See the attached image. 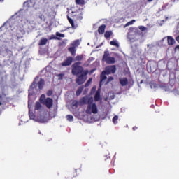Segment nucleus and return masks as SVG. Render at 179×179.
Returning <instances> with one entry per match:
<instances>
[{
	"mask_svg": "<svg viewBox=\"0 0 179 179\" xmlns=\"http://www.w3.org/2000/svg\"><path fill=\"white\" fill-rule=\"evenodd\" d=\"M29 108V116L30 120H34L36 122H40L41 124H44V122H48V115L47 112L41 105L40 102H36L35 103L34 113L30 110V105H28Z\"/></svg>",
	"mask_w": 179,
	"mask_h": 179,
	"instance_id": "obj_1",
	"label": "nucleus"
},
{
	"mask_svg": "<svg viewBox=\"0 0 179 179\" xmlns=\"http://www.w3.org/2000/svg\"><path fill=\"white\" fill-rule=\"evenodd\" d=\"M44 85H45L44 79L40 78L38 77H36L31 85L30 86V89L29 90V97L37 93L36 92V90H37V86L38 87V90H41L43 87H44Z\"/></svg>",
	"mask_w": 179,
	"mask_h": 179,
	"instance_id": "obj_2",
	"label": "nucleus"
},
{
	"mask_svg": "<svg viewBox=\"0 0 179 179\" xmlns=\"http://www.w3.org/2000/svg\"><path fill=\"white\" fill-rule=\"evenodd\" d=\"M85 112L87 114H97L99 113L97 105L94 102L93 99H90Z\"/></svg>",
	"mask_w": 179,
	"mask_h": 179,
	"instance_id": "obj_3",
	"label": "nucleus"
},
{
	"mask_svg": "<svg viewBox=\"0 0 179 179\" xmlns=\"http://www.w3.org/2000/svg\"><path fill=\"white\" fill-rule=\"evenodd\" d=\"M82 64V62H78L74 63L72 65V73L73 75H75L76 76H78L79 74H82L83 72H85V70H83V67L80 66Z\"/></svg>",
	"mask_w": 179,
	"mask_h": 179,
	"instance_id": "obj_4",
	"label": "nucleus"
},
{
	"mask_svg": "<svg viewBox=\"0 0 179 179\" xmlns=\"http://www.w3.org/2000/svg\"><path fill=\"white\" fill-rule=\"evenodd\" d=\"M87 73H89V71L85 70L76 80V83H77V85H83V83L86 82V79H87Z\"/></svg>",
	"mask_w": 179,
	"mask_h": 179,
	"instance_id": "obj_5",
	"label": "nucleus"
},
{
	"mask_svg": "<svg viewBox=\"0 0 179 179\" xmlns=\"http://www.w3.org/2000/svg\"><path fill=\"white\" fill-rule=\"evenodd\" d=\"M103 61H105L106 64H115V58L110 57V52L108 51H105L103 57Z\"/></svg>",
	"mask_w": 179,
	"mask_h": 179,
	"instance_id": "obj_6",
	"label": "nucleus"
},
{
	"mask_svg": "<svg viewBox=\"0 0 179 179\" xmlns=\"http://www.w3.org/2000/svg\"><path fill=\"white\" fill-rule=\"evenodd\" d=\"M5 80H6V72L5 71H0V90L3 88Z\"/></svg>",
	"mask_w": 179,
	"mask_h": 179,
	"instance_id": "obj_7",
	"label": "nucleus"
},
{
	"mask_svg": "<svg viewBox=\"0 0 179 179\" xmlns=\"http://www.w3.org/2000/svg\"><path fill=\"white\" fill-rule=\"evenodd\" d=\"M26 34V31L23 29V27H17V38H23V36Z\"/></svg>",
	"mask_w": 179,
	"mask_h": 179,
	"instance_id": "obj_8",
	"label": "nucleus"
},
{
	"mask_svg": "<svg viewBox=\"0 0 179 179\" xmlns=\"http://www.w3.org/2000/svg\"><path fill=\"white\" fill-rule=\"evenodd\" d=\"M117 71V67H115V66H107L106 69H105V72L106 73V75H110L111 73H115Z\"/></svg>",
	"mask_w": 179,
	"mask_h": 179,
	"instance_id": "obj_9",
	"label": "nucleus"
},
{
	"mask_svg": "<svg viewBox=\"0 0 179 179\" xmlns=\"http://www.w3.org/2000/svg\"><path fill=\"white\" fill-rule=\"evenodd\" d=\"M43 106H45L47 108H51L54 104V101L51 98H47L45 101H43Z\"/></svg>",
	"mask_w": 179,
	"mask_h": 179,
	"instance_id": "obj_10",
	"label": "nucleus"
},
{
	"mask_svg": "<svg viewBox=\"0 0 179 179\" xmlns=\"http://www.w3.org/2000/svg\"><path fill=\"white\" fill-rule=\"evenodd\" d=\"M73 61V59L71 57H67V59L62 63V66H69Z\"/></svg>",
	"mask_w": 179,
	"mask_h": 179,
	"instance_id": "obj_11",
	"label": "nucleus"
},
{
	"mask_svg": "<svg viewBox=\"0 0 179 179\" xmlns=\"http://www.w3.org/2000/svg\"><path fill=\"white\" fill-rule=\"evenodd\" d=\"M107 73H106L105 71H103L101 74V81H100V87H101V85L104 84V81L106 79H107Z\"/></svg>",
	"mask_w": 179,
	"mask_h": 179,
	"instance_id": "obj_12",
	"label": "nucleus"
},
{
	"mask_svg": "<svg viewBox=\"0 0 179 179\" xmlns=\"http://www.w3.org/2000/svg\"><path fill=\"white\" fill-rule=\"evenodd\" d=\"M93 99V98H89L88 96H85V97H83L80 100V103L81 104H87V106L89 105V101H90V99Z\"/></svg>",
	"mask_w": 179,
	"mask_h": 179,
	"instance_id": "obj_13",
	"label": "nucleus"
},
{
	"mask_svg": "<svg viewBox=\"0 0 179 179\" xmlns=\"http://www.w3.org/2000/svg\"><path fill=\"white\" fill-rule=\"evenodd\" d=\"M121 86H127L128 85V79L127 78H122L119 79Z\"/></svg>",
	"mask_w": 179,
	"mask_h": 179,
	"instance_id": "obj_14",
	"label": "nucleus"
},
{
	"mask_svg": "<svg viewBox=\"0 0 179 179\" xmlns=\"http://www.w3.org/2000/svg\"><path fill=\"white\" fill-rule=\"evenodd\" d=\"M34 5H36V3H34L31 0L24 3V6H27V8H31V6H34Z\"/></svg>",
	"mask_w": 179,
	"mask_h": 179,
	"instance_id": "obj_15",
	"label": "nucleus"
},
{
	"mask_svg": "<svg viewBox=\"0 0 179 179\" xmlns=\"http://www.w3.org/2000/svg\"><path fill=\"white\" fill-rule=\"evenodd\" d=\"M167 41L169 45H174V44H176V40H174L171 36L167 37Z\"/></svg>",
	"mask_w": 179,
	"mask_h": 179,
	"instance_id": "obj_16",
	"label": "nucleus"
},
{
	"mask_svg": "<svg viewBox=\"0 0 179 179\" xmlns=\"http://www.w3.org/2000/svg\"><path fill=\"white\" fill-rule=\"evenodd\" d=\"M48 43L47 38H41L39 41L38 45H45Z\"/></svg>",
	"mask_w": 179,
	"mask_h": 179,
	"instance_id": "obj_17",
	"label": "nucleus"
},
{
	"mask_svg": "<svg viewBox=\"0 0 179 179\" xmlns=\"http://www.w3.org/2000/svg\"><path fill=\"white\" fill-rule=\"evenodd\" d=\"M104 31H106V25L103 24L99 27L98 33H99V34H103Z\"/></svg>",
	"mask_w": 179,
	"mask_h": 179,
	"instance_id": "obj_18",
	"label": "nucleus"
},
{
	"mask_svg": "<svg viewBox=\"0 0 179 179\" xmlns=\"http://www.w3.org/2000/svg\"><path fill=\"white\" fill-rule=\"evenodd\" d=\"M110 45H113L114 47H117V48H120V43L117 39H113L110 42Z\"/></svg>",
	"mask_w": 179,
	"mask_h": 179,
	"instance_id": "obj_19",
	"label": "nucleus"
},
{
	"mask_svg": "<svg viewBox=\"0 0 179 179\" xmlns=\"http://www.w3.org/2000/svg\"><path fill=\"white\" fill-rule=\"evenodd\" d=\"M100 89H99L95 94L94 100L95 101H100Z\"/></svg>",
	"mask_w": 179,
	"mask_h": 179,
	"instance_id": "obj_20",
	"label": "nucleus"
},
{
	"mask_svg": "<svg viewBox=\"0 0 179 179\" xmlns=\"http://www.w3.org/2000/svg\"><path fill=\"white\" fill-rule=\"evenodd\" d=\"M33 22H34L33 20H30L29 19L26 20L25 18H24L22 20L21 23L22 24H23V23L24 24H26L27 23H28L29 24H32Z\"/></svg>",
	"mask_w": 179,
	"mask_h": 179,
	"instance_id": "obj_21",
	"label": "nucleus"
},
{
	"mask_svg": "<svg viewBox=\"0 0 179 179\" xmlns=\"http://www.w3.org/2000/svg\"><path fill=\"white\" fill-rule=\"evenodd\" d=\"M79 44H80V41L79 39H77L71 43V46L76 48V47H79Z\"/></svg>",
	"mask_w": 179,
	"mask_h": 179,
	"instance_id": "obj_22",
	"label": "nucleus"
},
{
	"mask_svg": "<svg viewBox=\"0 0 179 179\" xmlns=\"http://www.w3.org/2000/svg\"><path fill=\"white\" fill-rule=\"evenodd\" d=\"M76 48H75L74 46H71L70 48H69V52H71V55H75L76 52Z\"/></svg>",
	"mask_w": 179,
	"mask_h": 179,
	"instance_id": "obj_23",
	"label": "nucleus"
},
{
	"mask_svg": "<svg viewBox=\"0 0 179 179\" xmlns=\"http://www.w3.org/2000/svg\"><path fill=\"white\" fill-rule=\"evenodd\" d=\"M83 91V86L78 87L76 92V96H80Z\"/></svg>",
	"mask_w": 179,
	"mask_h": 179,
	"instance_id": "obj_24",
	"label": "nucleus"
},
{
	"mask_svg": "<svg viewBox=\"0 0 179 179\" xmlns=\"http://www.w3.org/2000/svg\"><path fill=\"white\" fill-rule=\"evenodd\" d=\"M112 35H113V31H108L105 32L104 37L106 38H110V37H111Z\"/></svg>",
	"mask_w": 179,
	"mask_h": 179,
	"instance_id": "obj_25",
	"label": "nucleus"
},
{
	"mask_svg": "<svg viewBox=\"0 0 179 179\" xmlns=\"http://www.w3.org/2000/svg\"><path fill=\"white\" fill-rule=\"evenodd\" d=\"M67 19H68V20H69L70 24H71L72 28H73V29H76V27H75V23H74V22H73V20H72V19H71V17H69V16L67 17Z\"/></svg>",
	"mask_w": 179,
	"mask_h": 179,
	"instance_id": "obj_26",
	"label": "nucleus"
},
{
	"mask_svg": "<svg viewBox=\"0 0 179 179\" xmlns=\"http://www.w3.org/2000/svg\"><path fill=\"white\" fill-rule=\"evenodd\" d=\"M66 118L67 121H69V122H72L73 121V116L72 115H67Z\"/></svg>",
	"mask_w": 179,
	"mask_h": 179,
	"instance_id": "obj_27",
	"label": "nucleus"
},
{
	"mask_svg": "<svg viewBox=\"0 0 179 179\" xmlns=\"http://www.w3.org/2000/svg\"><path fill=\"white\" fill-rule=\"evenodd\" d=\"M45 100H47V99H45V95L42 94L40 97V101H41V104H43L44 101H45Z\"/></svg>",
	"mask_w": 179,
	"mask_h": 179,
	"instance_id": "obj_28",
	"label": "nucleus"
},
{
	"mask_svg": "<svg viewBox=\"0 0 179 179\" xmlns=\"http://www.w3.org/2000/svg\"><path fill=\"white\" fill-rule=\"evenodd\" d=\"M112 121H113V124H115V125L117 124H118V115H115V116L113 118Z\"/></svg>",
	"mask_w": 179,
	"mask_h": 179,
	"instance_id": "obj_29",
	"label": "nucleus"
},
{
	"mask_svg": "<svg viewBox=\"0 0 179 179\" xmlns=\"http://www.w3.org/2000/svg\"><path fill=\"white\" fill-rule=\"evenodd\" d=\"M77 5H85V0H76Z\"/></svg>",
	"mask_w": 179,
	"mask_h": 179,
	"instance_id": "obj_30",
	"label": "nucleus"
},
{
	"mask_svg": "<svg viewBox=\"0 0 179 179\" xmlns=\"http://www.w3.org/2000/svg\"><path fill=\"white\" fill-rule=\"evenodd\" d=\"M135 22V20H133L129 22H127L125 25L124 27H128V26H132V24H134V23Z\"/></svg>",
	"mask_w": 179,
	"mask_h": 179,
	"instance_id": "obj_31",
	"label": "nucleus"
},
{
	"mask_svg": "<svg viewBox=\"0 0 179 179\" xmlns=\"http://www.w3.org/2000/svg\"><path fill=\"white\" fill-rule=\"evenodd\" d=\"M82 59H83V56L82 55L76 57V61H82Z\"/></svg>",
	"mask_w": 179,
	"mask_h": 179,
	"instance_id": "obj_32",
	"label": "nucleus"
},
{
	"mask_svg": "<svg viewBox=\"0 0 179 179\" xmlns=\"http://www.w3.org/2000/svg\"><path fill=\"white\" fill-rule=\"evenodd\" d=\"M92 78H90L87 82L85 83V87H88V86H90V83H92Z\"/></svg>",
	"mask_w": 179,
	"mask_h": 179,
	"instance_id": "obj_33",
	"label": "nucleus"
},
{
	"mask_svg": "<svg viewBox=\"0 0 179 179\" xmlns=\"http://www.w3.org/2000/svg\"><path fill=\"white\" fill-rule=\"evenodd\" d=\"M56 36H57V37H61L62 38H64V37H65V34H61L59 32H57L56 33Z\"/></svg>",
	"mask_w": 179,
	"mask_h": 179,
	"instance_id": "obj_34",
	"label": "nucleus"
},
{
	"mask_svg": "<svg viewBox=\"0 0 179 179\" xmlns=\"http://www.w3.org/2000/svg\"><path fill=\"white\" fill-rule=\"evenodd\" d=\"M50 116L51 117V118H54L55 117L57 116V109L55 110V112L52 115V113L50 112Z\"/></svg>",
	"mask_w": 179,
	"mask_h": 179,
	"instance_id": "obj_35",
	"label": "nucleus"
},
{
	"mask_svg": "<svg viewBox=\"0 0 179 179\" xmlns=\"http://www.w3.org/2000/svg\"><path fill=\"white\" fill-rule=\"evenodd\" d=\"M50 40H59V38L55 36V35H52L50 38Z\"/></svg>",
	"mask_w": 179,
	"mask_h": 179,
	"instance_id": "obj_36",
	"label": "nucleus"
},
{
	"mask_svg": "<svg viewBox=\"0 0 179 179\" xmlns=\"http://www.w3.org/2000/svg\"><path fill=\"white\" fill-rule=\"evenodd\" d=\"M151 89H156L157 87V85L156 83H152L150 85Z\"/></svg>",
	"mask_w": 179,
	"mask_h": 179,
	"instance_id": "obj_37",
	"label": "nucleus"
},
{
	"mask_svg": "<svg viewBox=\"0 0 179 179\" xmlns=\"http://www.w3.org/2000/svg\"><path fill=\"white\" fill-rule=\"evenodd\" d=\"M39 19H41V20H43V22L45 20V16H44L43 15H39Z\"/></svg>",
	"mask_w": 179,
	"mask_h": 179,
	"instance_id": "obj_38",
	"label": "nucleus"
},
{
	"mask_svg": "<svg viewBox=\"0 0 179 179\" xmlns=\"http://www.w3.org/2000/svg\"><path fill=\"white\" fill-rule=\"evenodd\" d=\"M139 29L141 31H145V30H146V27H143V26H140Z\"/></svg>",
	"mask_w": 179,
	"mask_h": 179,
	"instance_id": "obj_39",
	"label": "nucleus"
},
{
	"mask_svg": "<svg viewBox=\"0 0 179 179\" xmlns=\"http://www.w3.org/2000/svg\"><path fill=\"white\" fill-rule=\"evenodd\" d=\"M73 107H78V101H73Z\"/></svg>",
	"mask_w": 179,
	"mask_h": 179,
	"instance_id": "obj_40",
	"label": "nucleus"
},
{
	"mask_svg": "<svg viewBox=\"0 0 179 179\" xmlns=\"http://www.w3.org/2000/svg\"><path fill=\"white\" fill-rule=\"evenodd\" d=\"M57 77L59 78V79H62V78H64V74L63 73L58 74Z\"/></svg>",
	"mask_w": 179,
	"mask_h": 179,
	"instance_id": "obj_41",
	"label": "nucleus"
},
{
	"mask_svg": "<svg viewBox=\"0 0 179 179\" xmlns=\"http://www.w3.org/2000/svg\"><path fill=\"white\" fill-rule=\"evenodd\" d=\"M162 90H164V92H169V89L167 87H162Z\"/></svg>",
	"mask_w": 179,
	"mask_h": 179,
	"instance_id": "obj_42",
	"label": "nucleus"
},
{
	"mask_svg": "<svg viewBox=\"0 0 179 179\" xmlns=\"http://www.w3.org/2000/svg\"><path fill=\"white\" fill-rule=\"evenodd\" d=\"M113 79H114L113 77H110V78L108 79V82L106 83V85H107L108 83L111 82V80H113Z\"/></svg>",
	"mask_w": 179,
	"mask_h": 179,
	"instance_id": "obj_43",
	"label": "nucleus"
},
{
	"mask_svg": "<svg viewBox=\"0 0 179 179\" xmlns=\"http://www.w3.org/2000/svg\"><path fill=\"white\" fill-rule=\"evenodd\" d=\"M175 51H179V45H177V46L175 48Z\"/></svg>",
	"mask_w": 179,
	"mask_h": 179,
	"instance_id": "obj_44",
	"label": "nucleus"
},
{
	"mask_svg": "<svg viewBox=\"0 0 179 179\" xmlns=\"http://www.w3.org/2000/svg\"><path fill=\"white\" fill-rule=\"evenodd\" d=\"M176 40L178 41V43H179V36L176 38Z\"/></svg>",
	"mask_w": 179,
	"mask_h": 179,
	"instance_id": "obj_45",
	"label": "nucleus"
},
{
	"mask_svg": "<svg viewBox=\"0 0 179 179\" xmlns=\"http://www.w3.org/2000/svg\"><path fill=\"white\" fill-rule=\"evenodd\" d=\"M78 19H79L80 20H82L83 19V17L79 16V17H78Z\"/></svg>",
	"mask_w": 179,
	"mask_h": 179,
	"instance_id": "obj_46",
	"label": "nucleus"
},
{
	"mask_svg": "<svg viewBox=\"0 0 179 179\" xmlns=\"http://www.w3.org/2000/svg\"><path fill=\"white\" fill-rule=\"evenodd\" d=\"M136 129H138V127H133V131H136Z\"/></svg>",
	"mask_w": 179,
	"mask_h": 179,
	"instance_id": "obj_47",
	"label": "nucleus"
},
{
	"mask_svg": "<svg viewBox=\"0 0 179 179\" xmlns=\"http://www.w3.org/2000/svg\"><path fill=\"white\" fill-rule=\"evenodd\" d=\"M92 90V91H93V90H94V91L96 90V87H93Z\"/></svg>",
	"mask_w": 179,
	"mask_h": 179,
	"instance_id": "obj_48",
	"label": "nucleus"
},
{
	"mask_svg": "<svg viewBox=\"0 0 179 179\" xmlns=\"http://www.w3.org/2000/svg\"><path fill=\"white\" fill-rule=\"evenodd\" d=\"M153 0H148V2H152Z\"/></svg>",
	"mask_w": 179,
	"mask_h": 179,
	"instance_id": "obj_49",
	"label": "nucleus"
},
{
	"mask_svg": "<svg viewBox=\"0 0 179 179\" xmlns=\"http://www.w3.org/2000/svg\"><path fill=\"white\" fill-rule=\"evenodd\" d=\"M176 94H179V90H178V92L176 93Z\"/></svg>",
	"mask_w": 179,
	"mask_h": 179,
	"instance_id": "obj_50",
	"label": "nucleus"
},
{
	"mask_svg": "<svg viewBox=\"0 0 179 179\" xmlns=\"http://www.w3.org/2000/svg\"><path fill=\"white\" fill-rule=\"evenodd\" d=\"M4 0H0V2H3Z\"/></svg>",
	"mask_w": 179,
	"mask_h": 179,
	"instance_id": "obj_51",
	"label": "nucleus"
},
{
	"mask_svg": "<svg viewBox=\"0 0 179 179\" xmlns=\"http://www.w3.org/2000/svg\"><path fill=\"white\" fill-rule=\"evenodd\" d=\"M112 99H114V96L112 97Z\"/></svg>",
	"mask_w": 179,
	"mask_h": 179,
	"instance_id": "obj_52",
	"label": "nucleus"
},
{
	"mask_svg": "<svg viewBox=\"0 0 179 179\" xmlns=\"http://www.w3.org/2000/svg\"><path fill=\"white\" fill-rule=\"evenodd\" d=\"M51 93H52V92H49V94H51Z\"/></svg>",
	"mask_w": 179,
	"mask_h": 179,
	"instance_id": "obj_53",
	"label": "nucleus"
},
{
	"mask_svg": "<svg viewBox=\"0 0 179 179\" xmlns=\"http://www.w3.org/2000/svg\"><path fill=\"white\" fill-rule=\"evenodd\" d=\"M51 93H52V92H49V94H51Z\"/></svg>",
	"mask_w": 179,
	"mask_h": 179,
	"instance_id": "obj_54",
	"label": "nucleus"
},
{
	"mask_svg": "<svg viewBox=\"0 0 179 179\" xmlns=\"http://www.w3.org/2000/svg\"><path fill=\"white\" fill-rule=\"evenodd\" d=\"M48 96H50V94H48Z\"/></svg>",
	"mask_w": 179,
	"mask_h": 179,
	"instance_id": "obj_55",
	"label": "nucleus"
}]
</instances>
